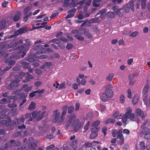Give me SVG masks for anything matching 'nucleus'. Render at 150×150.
<instances>
[{"label": "nucleus", "mask_w": 150, "mask_h": 150, "mask_svg": "<svg viewBox=\"0 0 150 150\" xmlns=\"http://www.w3.org/2000/svg\"><path fill=\"white\" fill-rule=\"evenodd\" d=\"M99 130V128L96 127L92 128L91 131L92 132H97Z\"/></svg>", "instance_id": "59"}, {"label": "nucleus", "mask_w": 150, "mask_h": 150, "mask_svg": "<svg viewBox=\"0 0 150 150\" xmlns=\"http://www.w3.org/2000/svg\"><path fill=\"white\" fill-rule=\"evenodd\" d=\"M150 122V119H147L145 120L143 123L141 125V128L142 129L141 131V132L142 133L145 134L146 133H149L150 132V130L149 128L146 127L148 124H149Z\"/></svg>", "instance_id": "3"}, {"label": "nucleus", "mask_w": 150, "mask_h": 150, "mask_svg": "<svg viewBox=\"0 0 150 150\" xmlns=\"http://www.w3.org/2000/svg\"><path fill=\"white\" fill-rule=\"evenodd\" d=\"M34 54H32L30 55L26 59V60L27 61L32 62H34Z\"/></svg>", "instance_id": "34"}, {"label": "nucleus", "mask_w": 150, "mask_h": 150, "mask_svg": "<svg viewBox=\"0 0 150 150\" xmlns=\"http://www.w3.org/2000/svg\"><path fill=\"white\" fill-rule=\"evenodd\" d=\"M118 132L117 130L116 129H114L113 130L112 132V134L113 137H115L117 135Z\"/></svg>", "instance_id": "57"}, {"label": "nucleus", "mask_w": 150, "mask_h": 150, "mask_svg": "<svg viewBox=\"0 0 150 150\" xmlns=\"http://www.w3.org/2000/svg\"><path fill=\"white\" fill-rule=\"evenodd\" d=\"M5 63H8V65H13L15 63V61L13 60H10L9 62L8 61H5Z\"/></svg>", "instance_id": "50"}, {"label": "nucleus", "mask_w": 150, "mask_h": 150, "mask_svg": "<svg viewBox=\"0 0 150 150\" xmlns=\"http://www.w3.org/2000/svg\"><path fill=\"white\" fill-rule=\"evenodd\" d=\"M74 4V0H65L64 6L65 7L68 6H72Z\"/></svg>", "instance_id": "22"}, {"label": "nucleus", "mask_w": 150, "mask_h": 150, "mask_svg": "<svg viewBox=\"0 0 150 150\" xmlns=\"http://www.w3.org/2000/svg\"><path fill=\"white\" fill-rule=\"evenodd\" d=\"M42 84V82L40 81H38L34 83V85L35 86L38 87L40 86Z\"/></svg>", "instance_id": "62"}, {"label": "nucleus", "mask_w": 150, "mask_h": 150, "mask_svg": "<svg viewBox=\"0 0 150 150\" xmlns=\"http://www.w3.org/2000/svg\"><path fill=\"white\" fill-rule=\"evenodd\" d=\"M135 113L137 116L141 115L142 119L143 120L146 116V115L144 114V112L139 108H137L136 110Z\"/></svg>", "instance_id": "15"}, {"label": "nucleus", "mask_w": 150, "mask_h": 150, "mask_svg": "<svg viewBox=\"0 0 150 150\" xmlns=\"http://www.w3.org/2000/svg\"><path fill=\"white\" fill-rule=\"evenodd\" d=\"M21 16V13L20 12H18L12 17H8V18H10L12 21L16 22L19 20Z\"/></svg>", "instance_id": "16"}, {"label": "nucleus", "mask_w": 150, "mask_h": 150, "mask_svg": "<svg viewBox=\"0 0 150 150\" xmlns=\"http://www.w3.org/2000/svg\"><path fill=\"white\" fill-rule=\"evenodd\" d=\"M21 142L19 140H16L13 143V146H19L21 144Z\"/></svg>", "instance_id": "56"}, {"label": "nucleus", "mask_w": 150, "mask_h": 150, "mask_svg": "<svg viewBox=\"0 0 150 150\" xmlns=\"http://www.w3.org/2000/svg\"><path fill=\"white\" fill-rule=\"evenodd\" d=\"M21 64L23 66V67L25 68H30V66L29 65V63L25 62H22Z\"/></svg>", "instance_id": "31"}, {"label": "nucleus", "mask_w": 150, "mask_h": 150, "mask_svg": "<svg viewBox=\"0 0 150 150\" xmlns=\"http://www.w3.org/2000/svg\"><path fill=\"white\" fill-rule=\"evenodd\" d=\"M33 49L35 50V52L34 53H36L38 54H40L42 53H45L47 51L46 49L42 47V45H39L35 46L34 47Z\"/></svg>", "instance_id": "5"}, {"label": "nucleus", "mask_w": 150, "mask_h": 150, "mask_svg": "<svg viewBox=\"0 0 150 150\" xmlns=\"http://www.w3.org/2000/svg\"><path fill=\"white\" fill-rule=\"evenodd\" d=\"M122 130L120 129L119 130L117 134V137L118 139H120V140L119 142V144L121 145L123 144L124 142V137L123 135L122 134Z\"/></svg>", "instance_id": "11"}, {"label": "nucleus", "mask_w": 150, "mask_h": 150, "mask_svg": "<svg viewBox=\"0 0 150 150\" xmlns=\"http://www.w3.org/2000/svg\"><path fill=\"white\" fill-rule=\"evenodd\" d=\"M25 73L21 72L18 75L15 76V78L16 79H22L25 76Z\"/></svg>", "instance_id": "30"}, {"label": "nucleus", "mask_w": 150, "mask_h": 150, "mask_svg": "<svg viewBox=\"0 0 150 150\" xmlns=\"http://www.w3.org/2000/svg\"><path fill=\"white\" fill-rule=\"evenodd\" d=\"M122 8V11L123 12L124 15L125 13H127L129 12L130 9L129 7L128 4H127L124 5Z\"/></svg>", "instance_id": "23"}, {"label": "nucleus", "mask_w": 150, "mask_h": 150, "mask_svg": "<svg viewBox=\"0 0 150 150\" xmlns=\"http://www.w3.org/2000/svg\"><path fill=\"white\" fill-rule=\"evenodd\" d=\"M132 110L129 106L127 108L126 112L124 115L119 114V112L116 111L114 113L113 116L115 118L122 119V121L123 123H126L127 120L129 119L131 120L135 121L138 123L139 119L137 116H135L134 114L132 112Z\"/></svg>", "instance_id": "1"}, {"label": "nucleus", "mask_w": 150, "mask_h": 150, "mask_svg": "<svg viewBox=\"0 0 150 150\" xmlns=\"http://www.w3.org/2000/svg\"><path fill=\"white\" fill-rule=\"evenodd\" d=\"M139 97L137 95H135L134 96L132 100V103L134 104H136L139 101Z\"/></svg>", "instance_id": "28"}, {"label": "nucleus", "mask_w": 150, "mask_h": 150, "mask_svg": "<svg viewBox=\"0 0 150 150\" xmlns=\"http://www.w3.org/2000/svg\"><path fill=\"white\" fill-rule=\"evenodd\" d=\"M144 137L146 139L150 140V132L149 133L145 134Z\"/></svg>", "instance_id": "46"}, {"label": "nucleus", "mask_w": 150, "mask_h": 150, "mask_svg": "<svg viewBox=\"0 0 150 150\" xmlns=\"http://www.w3.org/2000/svg\"><path fill=\"white\" fill-rule=\"evenodd\" d=\"M107 10L105 9H103L99 11L97 13V15L99 14H100L101 15H102Z\"/></svg>", "instance_id": "53"}, {"label": "nucleus", "mask_w": 150, "mask_h": 150, "mask_svg": "<svg viewBox=\"0 0 150 150\" xmlns=\"http://www.w3.org/2000/svg\"><path fill=\"white\" fill-rule=\"evenodd\" d=\"M149 86L147 85H146L144 86L142 90L143 97L144 96L146 97V96L148 95L147 93L148 91Z\"/></svg>", "instance_id": "24"}, {"label": "nucleus", "mask_w": 150, "mask_h": 150, "mask_svg": "<svg viewBox=\"0 0 150 150\" xmlns=\"http://www.w3.org/2000/svg\"><path fill=\"white\" fill-rule=\"evenodd\" d=\"M45 111H44L42 113H41V112L40 111V113L39 114V115H38V117L36 118V120L37 121H39L43 117V116L45 114Z\"/></svg>", "instance_id": "40"}, {"label": "nucleus", "mask_w": 150, "mask_h": 150, "mask_svg": "<svg viewBox=\"0 0 150 150\" xmlns=\"http://www.w3.org/2000/svg\"><path fill=\"white\" fill-rule=\"evenodd\" d=\"M143 101L146 106H150V95H148L146 96V97L144 96L143 97Z\"/></svg>", "instance_id": "18"}, {"label": "nucleus", "mask_w": 150, "mask_h": 150, "mask_svg": "<svg viewBox=\"0 0 150 150\" xmlns=\"http://www.w3.org/2000/svg\"><path fill=\"white\" fill-rule=\"evenodd\" d=\"M139 32L138 31H134L131 33L129 35L132 37H134L138 35Z\"/></svg>", "instance_id": "58"}, {"label": "nucleus", "mask_w": 150, "mask_h": 150, "mask_svg": "<svg viewBox=\"0 0 150 150\" xmlns=\"http://www.w3.org/2000/svg\"><path fill=\"white\" fill-rule=\"evenodd\" d=\"M112 9L114 11L115 13L118 16H121L124 15L123 12L122 11V8H119V6H113Z\"/></svg>", "instance_id": "8"}, {"label": "nucleus", "mask_w": 150, "mask_h": 150, "mask_svg": "<svg viewBox=\"0 0 150 150\" xmlns=\"http://www.w3.org/2000/svg\"><path fill=\"white\" fill-rule=\"evenodd\" d=\"M36 103L34 102H32L29 104L28 107V109L29 110H32L35 108L36 106Z\"/></svg>", "instance_id": "29"}, {"label": "nucleus", "mask_w": 150, "mask_h": 150, "mask_svg": "<svg viewBox=\"0 0 150 150\" xmlns=\"http://www.w3.org/2000/svg\"><path fill=\"white\" fill-rule=\"evenodd\" d=\"M93 117V115L91 113H88L86 116V120H89Z\"/></svg>", "instance_id": "52"}, {"label": "nucleus", "mask_w": 150, "mask_h": 150, "mask_svg": "<svg viewBox=\"0 0 150 150\" xmlns=\"http://www.w3.org/2000/svg\"><path fill=\"white\" fill-rule=\"evenodd\" d=\"M114 76V74L113 73L109 74L106 77V79L109 81H111Z\"/></svg>", "instance_id": "37"}, {"label": "nucleus", "mask_w": 150, "mask_h": 150, "mask_svg": "<svg viewBox=\"0 0 150 150\" xmlns=\"http://www.w3.org/2000/svg\"><path fill=\"white\" fill-rule=\"evenodd\" d=\"M100 122L98 120H97L93 122L91 125L92 127H96L100 123Z\"/></svg>", "instance_id": "45"}, {"label": "nucleus", "mask_w": 150, "mask_h": 150, "mask_svg": "<svg viewBox=\"0 0 150 150\" xmlns=\"http://www.w3.org/2000/svg\"><path fill=\"white\" fill-rule=\"evenodd\" d=\"M122 133L124 134H128L129 133V130L127 129H123Z\"/></svg>", "instance_id": "64"}, {"label": "nucleus", "mask_w": 150, "mask_h": 150, "mask_svg": "<svg viewBox=\"0 0 150 150\" xmlns=\"http://www.w3.org/2000/svg\"><path fill=\"white\" fill-rule=\"evenodd\" d=\"M84 77V76L83 74H79V76L76 77V82L78 85L81 84L82 85H84L86 82V77Z\"/></svg>", "instance_id": "4"}, {"label": "nucleus", "mask_w": 150, "mask_h": 150, "mask_svg": "<svg viewBox=\"0 0 150 150\" xmlns=\"http://www.w3.org/2000/svg\"><path fill=\"white\" fill-rule=\"evenodd\" d=\"M83 31L79 29V30H73L72 33L74 34L75 38L79 40L82 41L84 40V38L82 36L83 33L81 32V31Z\"/></svg>", "instance_id": "2"}, {"label": "nucleus", "mask_w": 150, "mask_h": 150, "mask_svg": "<svg viewBox=\"0 0 150 150\" xmlns=\"http://www.w3.org/2000/svg\"><path fill=\"white\" fill-rule=\"evenodd\" d=\"M84 123V120L82 121L79 120V119L76 120L73 122L74 125H75L74 131L76 132L78 131L80 127L83 125Z\"/></svg>", "instance_id": "6"}, {"label": "nucleus", "mask_w": 150, "mask_h": 150, "mask_svg": "<svg viewBox=\"0 0 150 150\" xmlns=\"http://www.w3.org/2000/svg\"><path fill=\"white\" fill-rule=\"evenodd\" d=\"M0 123L4 126L10 127L12 126V122L11 119L9 118L8 120H3L0 121Z\"/></svg>", "instance_id": "14"}, {"label": "nucleus", "mask_w": 150, "mask_h": 150, "mask_svg": "<svg viewBox=\"0 0 150 150\" xmlns=\"http://www.w3.org/2000/svg\"><path fill=\"white\" fill-rule=\"evenodd\" d=\"M127 97L129 98H132L131 91L130 89H128L127 90Z\"/></svg>", "instance_id": "49"}, {"label": "nucleus", "mask_w": 150, "mask_h": 150, "mask_svg": "<svg viewBox=\"0 0 150 150\" xmlns=\"http://www.w3.org/2000/svg\"><path fill=\"white\" fill-rule=\"evenodd\" d=\"M92 146V143L90 142H86L83 145V146L86 148V150H88L90 147Z\"/></svg>", "instance_id": "38"}, {"label": "nucleus", "mask_w": 150, "mask_h": 150, "mask_svg": "<svg viewBox=\"0 0 150 150\" xmlns=\"http://www.w3.org/2000/svg\"><path fill=\"white\" fill-rule=\"evenodd\" d=\"M134 1L132 0L129 1L128 4L129 5V9H131L132 11H134Z\"/></svg>", "instance_id": "33"}, {"label": "nucleus", "mask_w": 150, "mask_h": 150, "mask_svg": "<svg viewBox=\"0 0 150 150\" xmlns=\"http://www.w3.org/2000/svg\"><path fill=\"white\" fill-rule=\"evenodd\" d=\"M40 113V111H38V112L33 111L32 113V117L34 118H35L36 117L37 118L38 117V115H39V114Z\"/></svg>", "instance_id": "35"}, {"label": "nucleus", "mask_w": 150, "mask_h": 150, "mask_svg": "<svg viewBox=\"0 0 150 150\" xmlns=\"http://www.w3.org/2000/svg\"><path fill=\"white\" fill-rule=\"evenodd\" d=\"M106 16L108 18H113L115 17V14L112 12H109L106 14Z\"/></svg>", "instance_id": "36"}, {"label": "nucleus", "mask_w": 150, "mask_h": 150, "mask_svg": "<svg viewBox=\"0 0 150 150\" xmlns=\"http://www.w3.org/2000/svg\"><path fill=\"white\" fill-rule=\"evenodd\" d=\"M27 31L26 28L24 27L18 30L15 33V35L16 36H18L23 33H25Z\"/></svg>", "instance_id": "19"}, {"label": "nucleus", "mask_w": 150, "mask_h": 150, "mask_svg": "<svg viewBox=\"0 0 150 150\" xmlns=\"http://www.w3.org/2000/svg\"><path fill=\"white\" fill-rule=\"evenodd\" d=\"M30 6H28L26 7L24 9V13L25 14H27L28 12L30 11Z\"/></svg>", "instance_id": "51"}, {"label": "nucleus", "mask_w": 150, "mask_h": 150, "mask_svg": "<svg viewBox=\"0 0 150 150\" xmlns=\"http://www.w3.org/2000/svg\"><path fill=\"white\" fill-rule=\"evenodd\" d=\"M65 88V84L64 83H61L59 87V89H61L62 88Z\"/></svg>", "instance_id": "60"}, {"label": "nucleus", "mask_w": 150, "mask_h": 150, "mask_svg": "<svg viewBox=\"0 0 150 150\" xmlns=\"http://www.w3.org/2000/svg\"><path fill=\"white\" fill-rule=\"evenodd\" d=\"M115 121V120L112 118H109L107 119L105 121V123L108 124L110 123L114 124Z\"/></svg>", "instance_id": "41"}, {"label": "nucleus", "mask_w": 150, "mask_h": 150, "mask_svg": "<svg viewBox=\"0 0 150 150\" xmlns=\"http://www.w3.org/2000/svg\"><path fill=\"white\" fill-rule=\"evenodd\" d=\"M141 5L142 8H145L146 6V1L145 0H142Z\"/></svg>", "instance_id": "63"}, {"label": "nucleus", "mask_w": 150, "mask_h": 150, "mask_svg": "<svg viewBox=\"0 0 150 150\" xmlns=\"http://www.w3.org/2000/svg\"><path fill=\"white\" fill-rule=\"evenodd\" d=\"M74 108L73 106H71L68 108V113L69 114L71 113L74 111Z\"/></svg>", "instance_id": "54"}, {"label": "nucleus", "mask_w": 150, "mask_h": 150, "mask_svg": "<svg viewBox=\"0 0 150 150\" xmlns=\"http://www.w3.org/2000/svg\"><path fill=\"white\" fill-rule=\"evenodd\" d=\"M105 94L109 98H112L113 95V91L111 89H107L105 90Z\"/></svg>", "instance_id": "20"}, {"label": "nucleus", "mask_w": 150, "mask_h": 150, "mask_svg": "<svg viewBox=\"0 0 150 150\" xmlns=\"http://www.w3.org/2000/svg\"><path fill=\"white\" fill-rule=\"evenodd\" d=\"M20 81L18 79H16L12 81L10 84L8 86L7 88L8 89L13 90L14 88L18 86V83Z\"/></svg>", "instance_id": "9"}, {"label": "nucleus", "mask_w": 150, "mask_h": 150, "mask_svg": "<svg viewBox=\"0 0 150 150\" xmlns=\"http://www.w3.org/2000/svg\"><path fill=\"white\" fill-rule=\"evenodd\" d=\"M19 48L21 49V50L20 51L18 52L20 54L18 56L19 58H21L24 57L26 55V51L27 48L22 46L19 47Z\"/></svg>", "instance_id": "13"}, {"label": "nucleus", "mask_w": 150, "mask_h": 150, "mask_svg": "<svg viewBox=\"0 0 150 150\" xmlns=\"http://www.w3.org/2000/svg\"><path fill=\"white\" fill-rule=\"evenodd\" d=\"M90 124V121H88L87 123L85 125L84 127V130L83 131V133H85L86 131L88 129L89 126Z\"/></svg>", "instance_id": "43"}, {"label": "nucleus", "mask_w": 150, "mask_h": 150, "mask_svg": "<svg viewBox=\"0 0 150 150\" xmlns=\"http://www.w3.org/2000/svg\"><path fill=\"white\" fill-rule=\"evenodd\" d=\"M25 118L23 116H21L19 119H17L15 121V123L16 125H18L21 123H23L25 121Z\"/></svg>", "instance_id": "27"}, {"label": "nucleus", "mask_w": 150, "mask_h": 150, "mask_svg": "<svg viewBox=\"0 0 150 150\" xmlns=\"http://www.w3.org/2000/svg\"><path fill=\"white\" fill-rule=\"evenodd\" d=\"M10 18H8L6 21L5 20H2L1 21L0 23V29H4L12 23V20Z\"/></svg>", "instance_id": "7"}, {"label": "nucleus", "mask_w": 150, "mask_h": 150, "mask_svg": "<svg viewBox=\"0 0 150 150\" xmlns=\"http://www.w3.org/2000/svg\"><path fill=\"white\" fill-rule=\"evenodd\" d=\"M120 101V103H123L125 101V96L123 94L121 95L119 98Z\"/></svg>", "instance_id": "39"}, {"label": "nucleus", "mask_w": 150, "mask_h": 150, "mask_svg": "<svg viewBox=\"0 0 150 150\" xmlns=\"http://www.w3.org/2000/svg\"><path fill=\"white\" fill-rule=\"evenodd\" d=\"M84 35L87 37L89 38H91L92 37L91 35L88 32L87 30H84Z\"/></svg>", "instance_id": "42"}, {"label": "nucleus", "mask_w": 150, "mask_h": 150, "mask_svg": "<svg viewBox=\"0 0 150 150\" xmlns=\"http://www.w3.org/2000/svg\"><path fill=\"white\" fill-rule=\"evenodd\" d=\"M37 146V144L34 143H30L27 147L25 150H23V147H19L17 148V150H36L35 148Z\"/></svg>", "instance_id": "10"}, {"label": "nucleus", "mask_w": 150, "mask_h": 150, "mask_svg": "<svg viewBox=\"0 0 150 150\" xmlns=\"http://www.w3.org/2000/svg\"><path fill=\"white\" fill-rule=\"evenodd\" d=\"M48 57L47 56L45 55H41L38 57V58H39L40 59H46Z\"/></svg>", "instance_id": "61"}, {"label": "nucleus", "mask_w": 150, "mask_h": 150, "mask_svg": "<svg viewBox=\"0 0 150 150\" xmlns=\"http://www.w3.org/2000/svg\"><path fill=\"white\" fill-rule=\"evenodd\" d=\"M102 0H94L93 1V6L95 7H98L99 6L100 3Z\"/></svg>", "instance_id": "32"}, {"label": "nucleus", "mask_w": 150, "mask_h": 150, "mask_svg": "<svg viewBox=\"0 0 150 150\" xmlns=\"http://www.w3.org/2000/svg\"><path fill=\"white\" fill-rule=\"evenodd\" d=\"M26 74L27 76L25 78V79L23 81V82L25 83L30 81V79H32L33 78V77L29 73H27Z\"/></svg>", "instance_id": "26"}, {"label": "nucleus", "mask_w": 150, "mask_h": 150, "mask_svg": "<svg viewBox=\"0 0 150 150\" xmlns=\"http://www.w3.org/2000/svg\"><path fill=\"white\" fill-rule=\"evenodd\" d=\"M60 113L58 112V110H56L54 111V118L53 119V121L55 122H60L62 121L61 119L59 120L61 117H59Z\"/></svg>", "instance_id": "12"}, {"label": "nucleus", "mask_w": 150, "mask_h": 150, "mask_svg": "<svg viewBox=\"0 0 150 150\" xmlns=\"http://www.w3.org/2000/svg\"><path fill=\"white\" fill-rule=\"evenodd\" d=\"M59 42V41L57 39H53L50 41L49 43L54 42L57 44H58Z\"/></svg>", "instance_id": "55"}, {"label": "nucleus", "mask_w": 150, "mask_h": 150, "mask_svg": "<svg viewBox=\"0 0 150 150\" xmlns=\"http://www.w3.org/2000/svg\"><path fill=\"white\" fill-rule=\"evenodd\" d=\"M76 115H73V116H70L69 117V119L68 121H67L66 122L65 127L66 128L68 127L71 122L73 120L76 119Z\"/></svg>", "instance_id": "21"}, {"label": "nucleus", "mask_w": 150, "mask_h": 150, "mask_svg": "<svg viewBox=\"0 0 150 150\" xmlns=\"http://www.w3.org/2000/svg\"><path fill=\"white\" fill-rule=\"evenodd\" d=\"M140 148L141 150H144L145 149V147L144 143L143 142H141L139 143Z\"/></svg>", "instance_id": "48"}, {"label": "nucleus", "mask_w": 150, "mask_h": 150, "mask_svg": "<svg viewBox=\"0 0 150 150\" xmlns=\"http://www.w3.org/2000/svg\"><path fill=\"white\" fill-rule=\"evenodd\" d=\"M18 42H11L8 45L7 44H5L2 46V47H6L7 48H11L17 46L18 44Z\"/></svg>", "instance_id": "17"}, {"label": "nucleus", "mask_w": 150, "mask_h": 150, "mask_svg": "<svg viewBox=\"0 0 150 150\" xmlns=\"http://www.w3.org/2000/svg\"><path fill=\"white\" fill-rule=\"evenodd\" d=\"M98 135L97 132H92L90 135V138L91 139H93L96 137Z\"/></svg>", "instance_id": "44"}, {"label": "nucleus", "mask_w": 150, "mask_h": 150, "mask_svg": "<svg viewBox=\"0 0 150 150\" xmlns=\"http://www.w3.org/2000/svg\"><path fill=\"white\" fill-rule=\"evenodd\" d=\"M76 11V9L75 8L71 9L68 11L69 14H70L71 16L72 15V16H74V13Z\"/></svg>", "instance_id": "47"}, {"label": "nucleus", "mask_w": 150, "mask_h": 150, "mask_svg": "<svg viewBox=\"0 0 150 150\" xmlns=\"http://www.w3.org/2000/svg\"><path fill=\"white\" fill-rule=\"evenodd\" d=\"M100 98L101 101L103 102H106L109 99L105 93H103L100 95Z\"/></svg>", "instance_id": "25"}]
</instances>
